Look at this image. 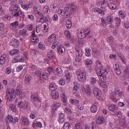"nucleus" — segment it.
<instances>
[{
    "label": "nucleus",
    "mask_w": 129,
    "mask_h": 129,
    "mask_svg": "<svg viewBox=\"0 0 129 129\" xmlns=\"http://www.w3.org/2000/svg\"><path fill=\"white\" fill-rule=\"evenodd\" d=\"M14 91L13 89H7V96H8L7 98V104L8 101L12 102L14 100L15 97L14 94Z\"/></svg>",
    "instance_id": "nucleus-1"
},
{
    "label": "nucleus",
    "mask_w": 129,
    "mask_h": 129,
    "mask_svg": "<svg viewBox=\"0 0 129 129\" xmlns=\"http://www.w3.org/2000/svg\"><path fill=\"white\" fill-rule=\"evenodd\" d=\"M20 120L22 124L25 126H27L29 124V121L27 118L24 116H22L20 118Z\"/></svg>",
    "instance_id": "nucleus-2"
},
{
    "label": "nucleus",
    "mask_w": 129,
    "mask_h": 129,
    "mask_svg": "<svg viewBox=\"0 0 129 129\" xmlns=\"http://www.w3.org/2000/svg\"><path fill=\"white\" fill-rule=\"evenodd\" d=\"M76 56L75 57V61L77 62H80L82 59V54L81 51H79L77 50L76 52Z\"/></svg>",
    "instance_id": "nucleus-3"
},
{
    "label": "nucleus",
    "mask_w": 129,
    "mask_h": 129,
    "mask_svg": "<svg viewBox=\"0 0 129 129\" xmlns=\"http://www.w3.org/2000/svg\"><path fill=\"white\" fill-rule=\"evenodd\" d=\"M93 93L94 95L96 96V98L100 100L101 99L100 94L101 92L99 90L98 88H94L93 89Z\"/></svg>",
    "instance_id": "nucleus-4"
},
{
    "label": "nucleus",
    "mask_w": 129,
    "mask_h": 129,
    "mask_svg": "<svg viewBox=\"0 0 129 129\" xmlns=\"http://www.w3.org/2000/svg\"><path fill=\"white\" fill-rule=\"evenodd\" d=\"M120 91H117V92L115 91L112 92L111 94L110 98L114 101H116V99L115 98V97H116L117 96H118V97L120 96Z\"/></svg>",
    "instance_id": "nucleus-5"
},
{
    "label": "nucleus",
    "mask_w": 129,
    "mask_h": 129,
    "mask_svg": "<svg viewBox=\"0 0 129 129\" xmlns=\"http://www.w3.org/2000/svg\"><path fill=\"white\" fill-rule=\"evenodd\" d=\"M19 44V41L17 39L15 38H13L12 39L10 43L11 45L16 48L17 47Z\"/></svg>",
    "instance_id": "nucleus-6"
},
{
    "label": "nucleus",
    "mask_w": 129,
    "mask_h": 129,
    "mask_svg": "<svg viewBox=\"0 0 129 129\" xmlns=\"http://www.w3.org/2000/svg\"><path fill=\"white\" fill-rule=\"evenodd\" d=\"M58 121L60 123H62L65 120V116L63 113H61L59 115Z\"/></svg>",
    "instance_id": "nucleus-7"
},
{
    "label": "nucleus",
    "mask_w": 129,
    "mask_h": 129,
    "mask_svg": "<svg viewBox=\"0 0 129 129\" xmlns=\"http://www.w3.org/2000/svg\"><path fill=\"white\" fill-rule=\"evenodd\" d=\"M51 94L52 98L54 99H56L58 97V92L55 90L51 91Z\"/></svg>",
    "instance_id": "nucleus-8"
},
{
    "label": "nucleus",
    "mask_w": 129,
    "mask_h": 129,
    "mask_svg": "<svg viewBox=\"0 0 129 129\" xmlns=\"http://www.w3.org/2000/svg\"><path fill=\"white\" fill-rule=\"evenodd\" d=\"M97 105V104L96 103H95L92 105L90 108V110L91 112L95 113L97 111L98 108Z\"/></svg>",
    "instance_id": "nucleus-9"
},
{
    "label": "nucleus",
    "mask_w": 129,
    "mask_h": 129,
    "mask_svg": "<svg viewBox=\"0 0 129 129\" xmlns=\"http://www.w3.org/2000/svg\"><path fill=\"white\" fill-rule=\"evenodd\" d=\"M84 89L85 92L87 95H91L92 93L91 90L88 86H86L84 88Z\"/></svg>",
    "instance_id": "nucleus-10"
},
{
    "label": "nucleus",
    "mask_w": 129,
    "mask_h": 129,
    "mask_svg": "<svg viewBox=\"0 0 129 129\" xmlns=\"http://www.w3.org/2000/svg\"><path fill=\"white\" fill-rule=\"evenodd\" d=\"M83 76H84V80H85L86 79V74L85 72H81L79 73L78 76V78L79 80L80 79L82 78Z\"/></svg>",
    "instance_id": "nucleus-11"
},
{
    "label": "nucleus",
    "mask_w": 129,
    "mask_h": 129,
    "mask_svg": "<svg viewBox=\"0 0 129 129\" xmlns=\"http://www.w3.org/2000/svg\"><path fill=\"white\" fill-rule=\"evenodd\" d=\"M6 58V55L4 54L1 56L0 57V64H3L5 62Z\"/></svg>",
    "instance_id": "nucleus-12"
},
{
    "label": "nucleus",
    "mask_w": 129,
    "mask_h": 129,
    "mask_svg": "<svg viewBox=\"0 0 129 129\" xmlns=\"http://www.w3.org/2000/svg\"><path fill=\"white\" fill-rule=\"evenodd\" d=\"M104 121V119L103 117H99L96 120V123L98 124H100L103 123Z\"/></svg>",
    "instance_id": "nucleus-13"
},
{
    "label": "nucleus",
    "mask_w": 129,
    "mask_h": 129,
    "mask_svg": "<svg viewBox=\"0 0 129 129\" xmlns=\"http://www.w3.org/2000/svg\"><path fill=\"white\" fill-rule=\"evenodd\" d=\"M109 109L110 111H115L118 109V107L116 105H111L109 107Z\"/></svg>",
    "instance_id": "nucleus-14"
},
{
    "label": "nucleus",
    "mask_w": 129,
    "mask_h": 129,
    "mask_svg": "<svg viewBox=\"0 0 129 129\" xmlns=\"http://www.w3.org/2000/svg\"><path fill=\"white\" fill-rule=\"evenodd\" d=\"M61 99L63 101V105H67L66 103L67 101V98L66 96L63 93H62L61 94Z\"/></svg>",
    "instance_id": "nucleus-15"
},
{
    "label": "nucleus",
    "mask_w": 129,
    "mask_h": 129,
    "mask_svg": "<svg viewBox=\"0 0 129 129\" xmlns=\"http://www.w3.org/2000/svg\"><path fill=\"white\" fill-rule=\"evenodd\" d=\"M31 77L28 75H26L25 79V82L27 84H29V81L31 80Z\"/></svg>",
    "instance_id": "nucleus-16"
},
{
    "label": "nucleus",
    "mask_w": 129,
    "mask_h": 129,
    "mask_svg": "<svg viewBox=\"0 0 129 129\" xmlns=\"http://www.w3.org/2000/svg\"><path fill=\"white\" fill-rule=\"evenodd\" d=\"M54 73H55V74H58L59 76H61V74L62 72V70L61 69L59 68H57L56 70L54 71Z\"/></svg>",
    "instance_id": "nucleus-17"
},
{
    "label": "nucleus",
    "mask_w": 129,
    "mask_h": 129,
    "mask_svg": "<svg viewBox=\"0 0 129 129\" xmlns=\"http://www.w3.org/2000/svg\"><path fill=\"white\" fill-rule=\"evenodd\" d=\"M64 51H65V49L64 47H57V51L59 54H61Z\"/></svg>",
    "instance_id": "nucleus-18"
},
{
    "label": "nucleus",
    "mask_w": 129,
    "mask_h": 129,
    "mask_svg": "<svg viewBox=\"0 0 129 129\" xmlns=\"http://www.w3.org/2000/svg\"><path fill=\"white\" fill-rule=\"evenodd\" d=\"M84 35H85L84 37L86 38L87 39L89 38L92 36V35L90 34V31H88L87 33H85Z\"/></svg>",
    "instance_id": "nucleus-19"
},
{
    "label": "nucleus",
    "mask_w": 129,
    "mask_h": 129,
    "mask_svg": "<svg viewBox=\"0 0 129 129\" xmlns=\"http://www.w3.org/2000/svg\"><path fill=\"white\" fill-rule=\"evenodd\" d=\"M66 26L67 28L68 29L70 28L71 26V22L70 19H68L66 22Z\"/></svg>",
    "instance_id": "nucleus-20"
},
{
    "label": "nucleus",
    "mask_w": 129,
    "mask_h": 129,
    "mask_svg": "<svg viewBox=\"0 0 129 129\" xmlns=\"http://www.w3.org/2000/svg\"><path fill=\"white\" fill-rule=\"evenodd\" d=\"M112 17V16H108L106 18V21L109 23H111L113 22Z\"/></svg>",
    "instance_id": "nucleus-21"
},
{
    "label": "nucleus",
    "mask_w": 129,
    "mask_h": 129,
    "mask_svg": "<svg viewBox=\"0 0 129 129\" xmlns=\"http://www.w3.org/2000/svg\"><path fill=\"white\" fill-rule=\"evenodd\" d=\"M47 55L48 58L51 60L52 59L54 58V54L51 52H48Z\"/></svg>",
    "instance_id": "nucleus-22"
},
{
    "label": "nucleus",
    "mask_w": 129,
    "mask_h": 129,
    "mask_svg": "<svg viewBox=\"0 0 129 129\" xmlns=\"http://www.w3.org/2000/svg\"><path fill=\"white\" fill-rule=\"evenodd\" d=\"M70 7L71 9L70 10H71L73 11V12L76 11L77 9V7L73 4H71Z\"/></svg>",
    "instance_id": "nucleus-23"
},
{
    "label": "nucleus",
    "mask_w": 129,
    "mask_h": 129,
    "mask_svg": "<svg viewBox=\"0 0 129 129\" xmlns=\"http://www.w3.org/2000/svg\"><path fill=\"white\" fill-rule=\"evenodd\" d=\"M9 107L14 112H15L16 110V106L14 105L10 104L9 105Z\"/></svg>",
    "instance_id": "nucleus-24"
},
{
    "label": "nucleus",
    "mask_w": 129,
    "mask_h": 129,
    "mask_svg": "<svg viewBox=\"0 0 129 129\" xmlns=\"http://www.w3.org/2000/svg\"><path fill=\"white\" fill-rule=\"evenodd\" d=\"M25 104H24L23 102H22L21 101H20L18 102V106L20 108H24V106H25Z\"/></svg>",
    "instance_id": "nucleus-25"
},
{
    "label": "nucleus",
    "mask_w": 129,
    "mask_h": 129,
    "mask_svg": "<svg viewBox=\"0 0 129 129\" xmlns=\"http://www.w3.org/2000/svg\"><path fill=\"white\" fill-rule=\"evenodd\" d=\"M48 72H43L42 75L43 78L45 79H46L48 77Z\"/></svg>",
    "instance_id": "nucleus-26"
},
{
    "label": "nucleus",
    "mask_w": 129,
    "mask_h": 129,
    "mask_svg": "<svg viewBox=\"0 0 129 129\" xmlns=\"http://www.w3.org/2000/svg\"><path fill=\"white\" fill-rule=\"evenodd\" d=\"M65 73L66 74L65 75L66 77V78L67 79L69 80L70 77V72L68 70H66L65 72Z\"/></svg>",
    "instance_id": "nucleus-27"
},
{
    "label": "nucleus",
    "mask_w": 129,
    "mask_h": 129,
    "mask_svg": "<svg viewBox=\"0 0 129 129\" xmlns=\"http://www.w3.org/2000/svg\"><path fill=\"white\" fill-rule=\"evenodd\" d=\"M16 94L17 95H19L22 92L21 88L17 87L16 89Z\"/></svg>",
    "instance_id": "nucleus-28"
},
{
    "label": "nucleus",
    "mask_w": 129,
    "mask_h": 129,
    "mask_svg": "<svg viewBox=\"0 0 129 129\" xmlns=\"http://www.w3.org/2000/svg\"><path fill=\"white\" fill-rule=\"evenodd\" d=\"M85 50L86 51V52L85 53V55L86 56H90L91 55L90 53V50H89L88 48H87L86 49H85Z\"/></svg>",
    "instance_id": "nucleus-29"
},
{
    "label": "nucleus",
    "mask_w": 129,
    "mask_h": 129,
    "mask_svg": "<svg viewBox=\"0 0 129 129\" xmlns=\"http://www.w3.org/2000/svg\"><path fill=\"white\" fill-rule=\"evenodd\" d=\"M109 7L110 9L113 10L115 9L116 8V5L113 3H111L109 5Z\"/></svg>",
    "instance_id": "nucleus-30"
},
{
    "label": "nucleus",
    "mask_w": 129,
    "mask_h": 129,
    "mask_svg": "<svg viewBox=\"0 0 129 129\" xmlns=\"http://www.w3.org/2000/svg\"><path fill=\"white\" fill-rule=\"evenodd\" d=\"M90 81L91 84L92 85L94 84L96 81V79L93 77L91 78Z\"/></svg>",
    "instance_id": "nucleus-31"
},
{
    "label": "nucleus",
    "mask_w": 129,
    "mask_h": 129,
    "mask_svg": "<svg viewBox=\"0 0 129 129\" xmlns=\"http://www.w3.org/2000/svg\"><path fill=\"white\" fill-rule=\"evenodd\" d=\"M102 67H101L100 68V72L101 73H102L103 74H107L108 72H107V71L105 69H104V68L103 69L102 68L101 69Z\"/></svg>",
    "instance_id": "nucleus-32"
},
{
    "label": "nucleus",
    "mask_w": 129,
    "mask_h": 129,
    "mask_svg": "<svg viewBox=\"0 0 129 129\" xmlns=\"http://www.w3.org/2000/svg\"><path fill=\"white\" fill-rule=\"evenodd\" d=\"M70 125L69 123L68 122L65 123L63 127V129H69Z\"/></svg>",
    "instance_id": "nucleus-33"
},
{
    "label": "nucleus",
    "mask_w": 129,
    "mask_h": 129,
    "mask_svg": "<svg viewBox=\"0 0 129 129\" xmlns=\"http://www.w3.org/2000/svg\"><path fill=\"white\" fill-rule=\"evenodd\" d=\"M70 8V6L69 5H67L64 8L63 10V14L64 15H65V13H66V12L68 10H69Z\"/></svg>",
    "instance_id": "nucleus-34"
},
{
    "label": "nucleus",
    "mask_w": 129,
    "mask_h": 129,
    "mask_svg": "<svg viewBox=\"0 0 129 129\" xmlns=\"http://www.w3.org/2000/svg\"><path fill=\"white\" fill-rule=\"evenodd\" d=\"M114 20H115L117 26H118V25L120 24L121 20L119 18L115 17L114 19Z\"/></svg>",
    "instance_id": "nucleus-35"
},
{
    "label": "nucleus",
    "mask_w": 129,
    "mask_h": 129,
    "mask_svg": "<svg viewBox=\"0 0 129 129\" xmlns=\"http://www.w3.org/2000/svg\"><path fill=\"white\" fill-rule=\"evenodd\" d=\"M31 99L32 101H35L38 100V98L34 95H32L31 96Z\"/></svg>",
    "instance_id": "nucleus-36"
},
{
    "label": "nucleus",
    "mask_w": 129,
    "mask_h": 129,
    "mask_svg": "<svg viewBox=\"0 0 129 129\" xmlns=\"http://www.w3.org/2000/svg\"><path fill=\"white\" fill-rule=\"evenodd\" d=\"M99 83L101 87L104 88H106L107 87V86L105 83L102 82L101 81V83L99 82Z\"/></svg>",
    "instance_id": "nucleus-37"
},
{
    "label": "nucleus",
    "mask_w": 129,
    "mask_h": 129,
    "mask_svg": "<svg viewBox=\"0 0 129 129\" xmlns=\"http://www.w3.org/2000/svg\"><path fill=\"white\" fill-rule=\"evenodd\" d=\"M49 88L51 90L53 91H55V90L56 89V87L53 85L51 84L49 85Z\"/></svg>",
    "instance_id": "nucleus-38"
},
{
    "label": "nucleus",
    "mask_w": 129,
    "mask_h": 129,
    "mask_svg": "<svg viewBox=\"0 0 129 129\" xmlns=\"http://www.w3.org/2000/svg\"><path fill=\"white\" fill-rule=\"evenodd\" d=\"M115 72L118 75H119L121 74V71L120 70L119 67L116 68L114 70Z\"/></svg>",
    "instance_id": "nucleus-39"
},
{
    "label": "nucleus",
    "mask_w": 129,
    "mask_h": 129,
    "mask_svg": "<svg viewBox=\"0 0 129 129\" xmlns=\"http://www.w3.org/2000/svg\"><path fill=\"white\" fill-rule=\"evenodd\" d=\"M64 34L68 38H70L71 36L70 32L68 31H65Z\"/></svg>",
    "instance_id": "nucleus-40"
},
{
    "label": "nucleus",
    "mask_w": 129,
    "mask_h": 129,
    "mask_svg": "<svg viewBox=\"0 0 129 129\" xmlns=\"http://www.w3.org/2000/svg\"><path fill=\"white\" fill-rule=\"evenodd\" d=\"M75 127L76 129H81L82 128L81 124L79 123L76 124L75 125Z\"/></svg>",
    "instance_id": "nucleus-41"
},
{
    "label": "nucleus",
    "mask_w": 129,
    "mask_h": 129,
    "mask_svg": "<svg viewBox=\"0 0 129 129\" xmlns=\"http://www.w3.org/2000/svg\"><path fill=\"white\" fill-rule=\"evenodd\" d=\"M32 7V6H31L29 4L28 6L27 5H23L22 6V8L24 9H27L31 7Z\"/></svg>",
    "instance_id": "nucleus-42"
},
{
    "label": "nucleus",
    "mask_w": 129,
    "mask_h": 129,
    "mask_svg": "<svg viewBox=\"0 0 129 129\" xmlns=\"http://www.w3.org/2000/svg\"><path fill=\"white\" fill-rule=\"evenodd\" d=\"M53 67H49L48 68V73H49V75H50V74L51 72H53V71H54L53 69Z\"/></svg>",
    "instance_id": "nucleus-43"
},
{
    "label": "nucleus",
    "mask_w": 129,
    "mask_h": 129,
    "mask_svg": "<svg viewBox=\"0 0 129 129\" xmlns=\"http://www.w3.org/2000/svg\"><path fill=\"white\" fill-rule=\"evenodd\" d=\"M101 24L102 25V26L103 27L106 25V22L103 18H102L101 19Z\"/></svg>",
    "instance_id": "nucleus-44"
},
{
    "label": "nucleus",
    "mask_w": 129,
    "mask_h": 129,
    "mask_svg": "<svg viewBox=\"0 0 129 129\" xmlns=\"http://www.w3.org/2000/svg\"><path fill=\"white\" fill-rule=\"evenodd\" d=\"M55 36L54 34H52L49 37V39L50 40L52 39V40H54L55 39Z\"/></svg>",
    "instance_id": "nucleus-45"
},
{
    "label": "nucleus",
    "mask_w": 129,
    "mask_h": 129,
    "mask_svg": "<svg viewBox=\"0 0 129 129\" xmlns=\"http://www.w3.org/2000/svg\"><path fill=\"white\" fill-rule=\"evenodd\" d=\"M102 10L100 9V12H99V13L103 15H104L105 14L104 12L105 11L106 9L104 8H102Z\"/></svg>",
    "instance_id": "nucleus-46"
},
{
    "label": "nucleus",
    "mask_w": 129,
    "mask_h": 129,
    "mask_svg": "<svg viewBox=\"0 0 129 129\" xmlns=\"http://www.w3.org/2000/svg\"><path fill=\"white\" fill-rule=\"evenodd\" d=\"M18 58L17 56H16L12 60V62L13 63H16L17 62H19V58L17 59V58Z\"/></svg>",
    "instance_id": "nucleus-47"
},
{
    "label": "nucleus",
    "mask_w": 129,
    "mask_h": 129,
    "mask_svg": "<svg viewBox=\"0 0 129 129\" xmlns=\"http://www.w3.org/2000/svg\"><path fill=\"white\" fill-rule=\"evenodd\" d=\"M92 63V61L89 59H87L85 61V64L87 65L91 64Z\"/></svg>",
    "instance_id": "nucleus-48"
},
{
    "label": "nucleus",
    "mask_w": 129,
    "mask_h": 129,
    "mask_svg": "<svg viewBox=\"0 0 129 129\" xmlns=\"http://www.w3.org/2000/svg\"><path fill=\"white\" fill-rule=\"evenodd\" d=\"M20 34L23 35H25L26 32V30L25 29H23L22 30H21L20 31Z\"/></svg>",
    "instance_id": "nucleus-49"
},
{
    "label": "nucleus",
    "mask_w": 129,
    "mask_h": 129,
    "mask_svg": "<svg viewBox=\"0 0 129 129\" xmlns=\"http://www.w3.org/2000/svg\"><path fill=\"white\" fill-rule=\"evenodd\" d=\"M59 83L60 84L63 85L65 84V81L61 78L59 80Z\"/></svg>",
    "instance_id": "nucleus-50"
},
{
    "label": "nucleus",
    "mask_w": 129,
    "mask_h": 129,
    "mask_svg": "<svg viewBox=\"0 0 129 129\" xmlns=\"http://www.w3.org/2000/svg\"><path fill=\"white\" fill-rule=\"evenodd\" d=\"M72 14V12L70 10H68L65 13V14H66V16H68V15H70Z\"/></svg>",
    "instance_id": "nucleus-51"
},
{
    "label": "nucleus",
    "mask_w": 129,
    "mask_h": 129,
    "mask_svg": "<svg viewBox=\"0 0 129 129\" xmlns=\"http://www.w3.org/2000/svg\"><path fill=\"white\" fill-rule=\"evenodd\" d=\"M35 125L40 128L42 126V124L41 122H40L35 123Z\"/></svg>",
    "instance_id": "nucleus-52"
},
{
    "label": "nucleus",
    "mask_w": 129,
    "mask_h": 129,
    "mask_svg": "<svg viewBox=\"0 0 129 129\" xmlns=\"http://www.w3.org/2000/svg\"><path fill=\"white\" fill-rule=\"evenodd\" d=\"M71 103H74L75 102L76 103H78L79 101L76 100L75 99H71L70 100Z\"/></svg>",
    "instance_id": "nucleus-53"
},
{
    "label": "nucleus",
    "mask_w": 129,
    "mask_h": 129,
    "mask_svg": "<svg viewBox=\"0 0 129 129\" xmlns=\"http://www.w3.org/2000/svg\"><path fill=\"white\" fill-rule=\"evenodd\" d=\"M93 52L97 55H99L100 54V51L99 50H95V49H93Z\"/></svg>",
    "instance_id": "nucleus-54"
},
{
    "label": "nucleus",
    "mask_w": 129,
    "mask_h": 129,
    "mask_svg": "<svg viewBox=\"0 0 129 129\" xmlns=\"http://www.w3.org/2000/svg\"><path fill=\"white\" fill-rule=\"evenodd\" d=\"M8 119L9 121L13 123V118L12 116L10 115L8 116Z\"/></svg>",
    "instance_id": "nucleus-55"
},
{
    "label": "nucleus",
    "mask_w": 129,
    "mask_h": 129,
    "mask_svg": "<svg viewBox=\"0 0 129 129\" xmlns=\"http://www.w3.org/2000/svg\"><path fill=\"white\" fill-rule=\"evenodd\" d=\"M15 12L13 13V15L14 16L18 17L19 16V13H20L19 11H15Z\"/></svg>",
    "instance_id": "nucleus-56"
},
{
    "label": "nucleus",
    "mask_w": 129,
    "mask_h": 129,
    "mask_svg": "<svg viewBox=\"0 0 129 129\" xmlns=\"http://www.w3.org/2000/svg\"><path fill=\"white\" fill-rule=\"evenodd\" d=\"M11 72V70L10 67H8L7 69L6 70V73L7 74H9Z\"/></svg>",
    "instance_id": "nucleus-57"
},
{
    "label": "nucleus",
    "mask_w": 129,
    "mask_h": 129,
    "mask_svg": "<svg viewBox=\"0 0 129 129\" xmlns=\"http://www.w3.org/2000/svg\"><path fill=\"white\" fill-rule=\"evenodd\" d=\"M118 13L119 15V17H120L122 19H123L124 17V16L122 15L123 13H122V11H119L118 12Z\"/></svg>",
    "instance_id": "nucleus-58"
},
{
    "label": "nucleus",
    "mask_w": 129,
    "mask_h": 129,
    "mask_svg": "<svg viewBox=\"0 0 129 129\" xmlns=\"http://www.w3.org/2000/svg\"><path fill=\"white\" fill-rule=\"evenodd\" d=\"M38 46V47L40 49H45V46L44 45H42L40 43H39Z\"/></svg>",
    "instance_id": "nucleus-59"
},
{
    "label": "nucleus",
    "mask_w": 129,
    "mask_h": 129,
    "mask_svg": "<svg viewBox=\"0 0 129 129\" xmlns=\"http://www.w3.org/2000/svg\"><path fill=\"white\" fill-rule=\"evenodd\" d=\"M19 119L17 117H15L14 118V120H13V123H15L16 122L18 121Z\"/></svg>",
    "instance_id": "nucleus-60"
},
{
    "label": "nucleus",
    "mask_w": 129,
    "mask_h": 129,
    "mask_svg": "<svg viewBox=\"0 0 129 129\" xmlns=\"http://www.w3.org/2000/svg\"><path fill=\"white\" fill-rule=\"evenodd\" d=\"M23 68V67L22 66H19L18 68H17V69L16 70V71L17 72H19L21 71V70Z\"/></svg>",
    "instance_id": "nucleus-61"
},
{
    "label": "nucleus",
    "mask_w": 129,
    "mask_h": 129,
    "mask_svg": "<svg viewBox=\"0 0 129 129\" xmlns=\"http://www.w3.org/2000/svg\"><path fill=\"white\" fill-rule=\"evenodd\" d=\"M33 26L31 24H29L27 26L28 29L30 30H31L33 29Z\"/></svg>",
    "instance_id": "nucleus-62"
},
{
    "label": "nucleus",
    "mask_w": 129,
    "mask_h": 129,
    "mask_svg": "<svg viewBox=\"0 0 129 129\" xmlns=\"http://www.w3.org/2000/svg\"><path fill=\"white\" fill-rule=\"evenodd\" d=\"M125 121H124V122L123 121L122 122H120V124L122 126L124 127H126V125H125Z\"/></svg>",
    "instance_id": "nucleus-63"
},
{
    "label": "nucleus",
    "mask_w": 129,
    "mask_h": 129,
    "mask_svg": "<svg viewBox=\"0 0 129 129\" xmlns=\"http://www.w3.org/2000/svg\"><path fill=\"white\" fill-rule=\"evenodd\" d=\"M118 105L119 106L122 107L124 105V104L123 102H120L118 103Z\"/></svg>",
    "instance_id": "nucleus-64"
}]
</instances>
